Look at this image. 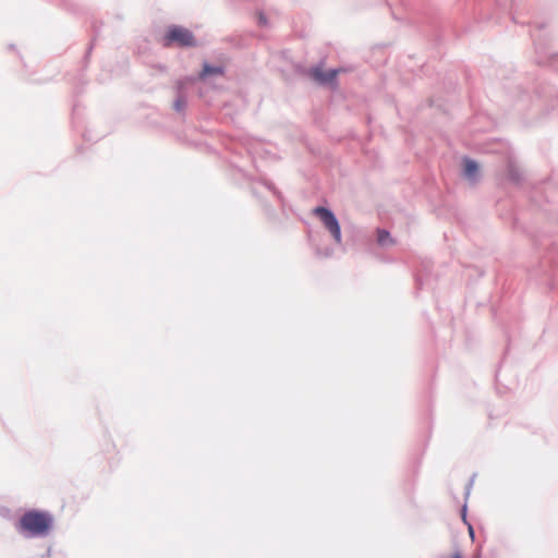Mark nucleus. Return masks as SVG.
<instances>
[{"instance_id": "f257e3e1", "label": "nucleus", "mask_w": 558, "mask_h": 558, "mask_svg": "<svg viewBox=\"0 0 558 558\" xmlns=\"http://www.w3.org/2000/svg\"><path fill=\"white\" fill-rule=\"evenodd\" d=\"M53 518L46 511H26L17 523V530L29 537L46 536L52 526Z\"/></svg>"}, {"instance_id": "f03ea898", "label": "nucleus", "mask_w": 558, "mask_h": 558, "mask_svg": "<svg viewBox=\"0 0 558 558\" xmlns=\"http://www.w3.org/2000/svg\"><path fill=\"white\" fill-rule=\"evenodd\" d=\"M313 214L317 216L325 228L331 233L337 243H341V230L336 216L325 207H316Z\"/></svg>"}, {"instance_id": "7ed1b4c3", "label": "nucleus", "mask_w": 558, "mask_h": 558, "mask_svg": "<svg viewBox=\"0 0 558 558\" xmlns=\"http://www.w3.org/2000/svg\"><path fill=\"white\" fill-rule=\"evenodd\" d=\"M340 70L324 71L323 68L316 66L311 69L310 76L319 84L335 82Z\"/></svg>"}, {"instance_id": "20e7f679", "label": "nucleus", "mask_w": 558, "mask_h": 558, "mask_svg": "<svg viewBox=\"0 0 558 558\" xmlns=\"http://www.w3.org/2000/svg\"><path fill=\"white\" fill-rule=\"evenodd\" d=\"M177 44L184 47H193L196 45V40L189 29L177 27Z\"/></svg>"}, {"instance_id": "39448f33", "label": "nucleus", "mask_w": 558, "mask_h": 558, "mask_svg": "<svg viewBox=\"0 0 558 558\" xmlns=\"http://www.w3.org/2000/svg\"><path fill=\"white\" fill-rule=\"evenodd\" d=\"M478 170V166L475 161L471 159L464 160V174L469 178H473Z\"/></svg>"}, {"instance_id": "423d86ee", "label": "nucleus", "mask_w": 558, "mask_h": 558, "mask_svg": "<svg viewBox=\"0 0 558 558\" xmlns=\"http://www.w3.org/2000/svg\"><path fill=\"white\" fill-rule=\"evenodd\" d=\"M222 68L220 66H211L209 64H204L203 72L201 74L202 77L211 75V74H222Z\"/></svg>"}, {"instance_id": "0eeeda50", "label": "nucleus", "mask_w": 558, "mask_h": 558, "mask_svg": "<svg viewBox=\"0 0 558 558\" xmlns=\"http://www.w3.org/2000/svg\"><path fill=\"white\" fill-rule=\"evenodd\" d=\"M377 241L380 245H388L392 244V240L390 238V234L386 230H378L377 232Z\"/></svg>"}, {"instance_id": "6e6552de", "label": "nucleus", "mask_w": 558, "mask_h": 558, "mask_svg": "<svg viewBox=\"0 0 558 558\" xmlns=\"http://www.w3.org/2000/svg\"><path fill=\"white\" fill-rule=\"evenodd\" d=\"M174 41V28H169L165 36V46H171Z\"/></svg>"}, {"instance_id": "1a4fd4ad", "label": "nucleus", "mask_w": 558, "mask_h": 558, "mask_svg": "<svg viewBox=\"0 0 558 558\" xmlns=\"http://www.w3.org/2000/svg\"><path fill=\"white\" fill-rule=\"evenodd\" d=\"M448 558H463V555L461 551L457 550L448 556Z\"/></svg>"}]
</instances>
